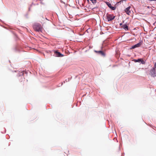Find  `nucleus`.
Here are the masks:
<instances>
[{
	"instance_id": "nucleus-1",
	"label": "nucleus",
	"mask_w": 156,
	"mask_h": 156,
	"mask_svg": "<svg viewBox=\"0 0 156 156\" xmlns=\"http://www.w3.org/2000/svg\"><path fill=\"white\" fill-rule=\"evenodd\" d=\"M33 28L34 30L38 32H42L43 30V27L39 23H35L33 26Z\"/></svg>"
},
{
	"instance_id": "nucleus-2",
	"label": "nucleus",
	"mask_w": 156,
	"mask_h": 156,
	"mask_svg": "<svg viewBox=\"0 0 156 156\" xmlns=\"http://www.w3.org/2000/svg\"><path fill=\"white\" fill-rule=\"evenodd\" d=\"M125 11L126 13L128 15H130L133 13L132 8L130 6L126 8L125 10Z\"/></svg>"
},
{
	"instance_id": "nucleus-3",
	"label": "nucleus",
	"mask_w": 156,
	"mask_h": 156,
	"mask_svg": "<svg viewBox=\"0 0 156 156\" xmlns=\"http://www.w3.org/2000/svg\"><path fill=\"white\" fill-rule=\"evenodd\" d=\"M149 74L153 77L156 76V69L153 68L151 69L150 71Z\"/></svg>"
},
{
	"instance_id": "nucleus-4",
	"label": "nucleus",
	"mask_w": 156,
	"mask_h": 156,
	"mask_svg": "<svg viewBox=\"0 0 156 156\" xmlns=\"http://www.w3.org/2000/svg\"><path fill=\"white\" fill-rule=\"evenodd\" d=\"M106 17L108 21L112 20L115 18V16L113 15L109 14H107Z\"/></svg>"
},
{
	"instance_id": "nucleus-5",
	"label": "nucleus",
	"mask_w": 156,
	"mask_h": 156,
	"mask_svg": "<svg viewBox=\"0 0 156 156\" xmlns=\"http://www.w3.org/2000/svg\"><path fill=\"white\" fill-rule=\"evenodd\" d=\"M106 3L107 5L112 10H115L116 8L115 7H113L111 6V4L109 2H106Z\"/></svg>"
},
{
	"instance_id": "nucleus-6",
	"label": "nucleus",
	"mask_w": 156,
	"mask_h": 156,
	"mask_svg": "<svg viewBox=\"0 0 156 156\" xmlns=\"http://www.w3.org/2000/svg\"><path fill=\"white\" fill-rule=\"evenodd\" d=\"M55 54L56 56L57 57H62L63 56V55L57 51H55Z\"/></svg>"
},
{
	"instance_id": "nucleus-7",
	"label": "nucleus",
	"mask_w": 156,
	"mask_h": 156,
	"mask_svg": "<svg viewBox=\"0 0 156 156\" xmlns=\"http://www.w3.org/2000/svg\"><path fill=\"white\" fill-rule=\"evenodd\" d=\"M94 52H95L97 53H98V54L101 55H102L104 56L105 55V54L104 53V52L101 51H97L96 50H94Z\"/></svg>"
},
{
	"instance_id": "nucleus-8",
	"label": "nucleus",
	"mask_w": 156,
	"mask_h": 156,
	"mask_svg": "<svg viewBox=\"0 0 156 156\" xmlns=\"http://www.w3.org/2000/svg\"><path fill=\"white\" fill-rule=\"evenodd\" d=\"M140 43H138L137 44H135V45H133L132 47V49H134L135 48L138 47H140Z\"/></svg>"
},
{
	"instance_id": "nucleus-9",
	"label": "nucleus",
	"mask_w": 156,
	"mask_h": 156,
	"mask_svg": "<svg viewBox=\"0 0 156 156\" xmlns=\"http://www.w3.org/2000/svg\"><path fill=\"white\" fill-rule=\"evenodd\" d=\"M122 27L126 30H128V26L126 24L122 25Z\"/></svg>"
},
{
	"instance_id": "nucleus-10",
	"label": "nucleus",
	"mask_w": 156,
	"mask_h": 156,
	"mask_svg": "<svg viewBox=\"0 0 156 156\" xmlns=\"http://www.w3.org/2000/svg\"><path fill=\"white\" fill-rule=\"evenodd\" d=\"M134 61L135 62H140L141 60V59H134Z\"/></svg>"
},
{
	"instance_id": "nucleus-11",
	"label": "nucleus",
	"mask_w": 156,
	"mask_h": 156,
	"mask_svg": "<svg viewBox=\"0 0 156 156\" xmlns=\"http://www.w3.org/2000/svg\"><path fill=\"white\" fill-rule=\"evenodd\" d=\"M92 2L93 4H95L97 0H90Z\"/></svg>"
},
{
	"instance_id": "nucleus-12",
	"label": "nucleus",
	"mask_w": 156,
	"mask_h": 156,
	"mask_svg": "<svg viewBox=\"0 0 156 156\" xmlns=\"http://www.w3.org/2000/svg\"><path fill=\"white\" fill-rule=\"evenodd\" d=\"M140 62L142 64H144V63H145V62L144 61V60L141 59V61H140Z\"/></svg>"
},
{
	"instance_id": "nucleus-13",
	"label": "nucleus",
	"mask_w": 156,
	"mask_h": 156,
	"mask_svg": "<svg viewBox=\"0 0 156 156\" xmlns=\"http://www.w3.org/2000/svg\"><path fill=\"white\" fill-rule=\"evenodd\" d=\"M120 26L122 25V23H120Z\"/></svg>"
},
{
	"instance_id": "nucleus-14",
	"label": "nucleus",
	"mask_w": 156,
	"mask_h": 156,
	"mask_svg": "<svg viewBox=\"0 0 156 156\" xmlns=\"http://www.w3.org/2000/svg\"><path fill=\"white\" fill-rule=\"evenodd\" d=\"M88 1H89V0H87Z\"/></svg>"
}]
</instances>
